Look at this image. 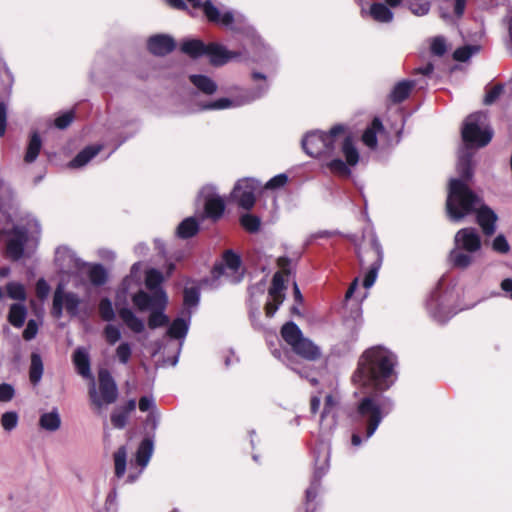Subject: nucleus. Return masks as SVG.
<instances>
[{
	"mask_svg": "<svg viewBox=\"0 0 512 512\" xmlns=\"http://www.w3.org/2000/svg\"><path fill=\"white\" fill-rule=\"evenodd\" d=\"M397 357L382 346L366 349L360 356L352 375L354 385L375 392L388 390L396 380Z\"/></svg>",
	"mask_w": 512,
	"mask_h": 512,
	"instance_id": "nucleus-1",
	"label": "nucleus"
},
{
	"mask_svg": "<svg viewBox=\"0 0 512 512\" xmlns=\"http://www.w3.org/2000/svg\"><path fill=\"white\" fill-rule=\"evenodd\" d=\"M381 393L373 391L363 396L351 414L353 423L358 430L364 429L367 439L375 433L383 418L393 409L392 401L381 396Z\"/></svg>",
	"mask_w": 512,
	"mask_h": 512,
	"instance_id": "nucleus-2",
	"label": "nucleus"
},
{
	"mask_svg": "<svg viewBox=\"0 0 512 512\" xmlns=\"http://www.w3.org/2000/svg\"><path fill=\"white\" fill-rule=\"evenodd\" d=\"M355 251L361 271L364 273L363 286L370 288L376 281L383 262L382 246L373 231L362 234L355 244Z\"/></svg>",
	"mask_w": 512,
	"mask_h": 512,
	"instance_id": "nucleus-3",
	"label": "nucleus"
},
{
	"mask_svg": "<svg viewBox=\"0 0 512 512\" xmlns=\"http://www.w3.org/2000/svg\"><path fill=\"white\" fill-rule=\"evenodd\" d=\"M482 201L483 199L464 181L458 179L449 181L445 209L451 221L458 222L466 216L474 214L475 209Z\"/></svg>",
	"mask_w": 512,
	"mask_h": 512,
	"instance_id": "nucleus-4",
	"label": "nucleus"
},
{
	"mask_svg": "<svg viewBox=\"0 0 512 512\" xmlns=\"http://www.w3.org/2000/svg\"><path fill=\"white\" fill-rule=\"evenodd\" d=\"M345 132L346 127L342 124L334 125L328 132H309L302 139V148L310 157H330L335 152L336 143Z\"/></svg>",
	"mask_w": 512,
	"mask_h": 512,
	"instance_id": "nucleus-5",
	"label": "nucleus"
},
{
	"mask_svg": "<svg viewBox=\"0 0 512 512\" xmlns=\"http://www.w3.org/2000/svg\"><path fill=\"white\" fill-rule=\"evenodd\" d=\"M277 271L271 280V285L268 288L269 300L264 306L265 315L272 318L279 307L285 300V291L287 290V277L290 275L291 259L286 256H281L277 259Z\"/></svg>",
	"mask_w": 512,
	"mask_h": 512,
	"instance_id": "nucleus-6",
	"label": "nucleus"
},
{
	"mask_svg": "<svg viewBox=\"0 0 512 512\" xmlns=\"http://www.w3.org/2000/svg\"><path fill=\"white\" fill-rule=\"evenodd\" d=\"M180 49L184 54L188 55L192 59H198L206 56L214 66L224 65L236 55L220 44H205L199 39H190L182 42Z\"/></svg>",
	"mask_w": 512,
	"mask_h": 512,
	"instance_id": "nucleus-7",
	"label": "nucleus"
},
{
	"mask_svg": "<svg viewBox=\"0 0 512 512\" xmlns=\"http://www.w3.org/2000/svg\"><path fill=\"white\" fill-rule=\"evenodd\" d=\"M99 391H97L94 381H92L88 395L91 405L97 411H100L104 405H110L116 402L118 398V388L114 378L107 369H101L98 372Z\"/></svg>",
	"mask_w": 512,
	"mask_h": 512,
	"instance_id": "nucleus-8",
	"label": "nucleus"
},
{
	"mask_svg": "<svg viewBox=\"0 0 512 512\" xmlns=\"http://www.w3.org/2000/svg\"><path fill=\"white\" fill-rule=\"evenodd\" d=\"M5 238V256L16 262L23 258L29 242V228L15 224L11 228L0 229V240Z\"/></svg>",
	"mask_w": 512,
	"mask_h": 512,
	"instance_id": "nucleus-9",
	"label": "nucleus"
},
{
	"mask_svg": "<svg viewBox=\"0 0 512 512\" xmlns=\"http://www.w3.org/2000/svg\"><path fill=\"white\" fill-rule=\"evenodd\" d=\"M245 274V269L242 266V259L239 254L233 250H225L222 254L220 262H216L211 270L213 280H218L225 276L230 283H240Z\"/></svg>",
	"mask_w": 512,
	"mask_h": 512,
	"instance_id": "nucleus-10",
	"label": "nucleus"
},
{
	"mask_svg": "<svg viewBox=\"0 0 512 512\" xmlns=\"http://www.w3.org/2000/svg\"><path fill=\"white\" fill-rule=\"evenodd\" d=\"M259 188V183L253 178H243L236 182L232 192L231 199L237 205L245 210H251L256 202L255 193Z\"/></svg>",
	"mask_w": 512,
	"mask_h": 512,
	"instance_id": "nucleus-11",
	"label": "nucleus"
},
{
	"mask_svg": "<svg viewBox=\"0 0 512 512\" xmlns=\"http://www.w3.org/2000/svg\"><path fill=\"white\" fill-rule=\"evenodd\" d=\"M461 136L467 147L482 148L490 143L493 134L487 129L482 130L477 120L471 115L463 124Z\"/></svg>",
	"mask_w": 512,
	"mask_h": 512,
	"instance_id": "nucleus-12",
	"label": "nucleus"
},
{
	"mask_svg": "<svg viewBox=\"0 0 512 512\" xmlns=\"http://www.w3.org/2000/svg\"><path fill=\"white\" fill-rule=\"evenodd\" d=\"M81 303L80 298L73 292L65 293L62 287L59 285L53 296V303L51 308V314L53 317L59 319L63 314V305L70 316H76L78 314V308Z\"/></svg>",
	"mask_w": 512,
	"mask_h": 512,
	"instance_id": "nucleus-13",
	"label": "nucleus"
},
{
	"mask_svg": "<svg viewBox=\"0 0 512 512\" xmlns=\"http://www.w3.org/2000/svg\"><path fill=\"white\" fill-rule=\"evenodd\" d=\"M132 303L139 311H146L154 307L165 309L167 295L163 289H158L152 295L143 290H139L132 296Z\"/></svg>",
	"mask_w": 512,
	"mask_h": 512,
	"instance_id": "nucleus-14",
	"label": "nucleus"
},
{
	"mask_svg": "<svg viewBox=\"0 0 512 512\" xmlns=\"http://www.w3.org/2000/svg\"><path fill=\"white\" fill-rule=\"evenodd\" d=\"M455 247L467 253H475L481 248V237L473 227L462 228L455 234Z\"/></svg>",
	"mask_w": 512,
	"mask_h": 512,
	"instance_id": "nucleus-15",
	"label": "nucleus"
},
{
	"mask_svg": "<svg viewBox=\"0 0 512 512\" xmlns=\"http://www.w3.org/2000/svg\"><path fill=\"white\" fill-rule=\"evenodd\" d=\"M474 214L476 215V223L480 226L485 236H492L496 232V223L498 216L492 208L484 204H481L475 209Z\"/></svg>",
	"mask_w": 512,
	"mask_h": 512,
	"instance_id": "nucleus-16",
	"label": "nucleus"
},
{
	"mask_svg": "<svg viewBox=\"0 0 512 512\" xmlns=\"http://www.w3.org/2000/svg\"><path fill=\"white\" fill-rule=\"evenodd\" d=\"M176 47L173 37L166 34H157L147 40V49L155 56H165L171 53Z\"/></svg>",
	"mask_w": 512,
	"mask_h": 512,
	"instance_id": "nucleus-17",
	"label": "nucleus"
},
{
	"mask_svg": "<svg viewBox=\"0 0 512 512\" xmlns=\"http://www.w3.org/2000/svg\"><path fill=\"white\" fill-rule=\"evenodd\" d=\"M135 409L136 401L134 399H130L124 405L116 407L110 415L112 426L116 429L125 428L130 414L135 411Z\"/></svg>",
	"mask_w": 512,
	"mask_h": 512,
	"instance_id": "nucleus-18",
	"label": "nucleus"
},
{
	"mask_svg": "<svg viewBox=\"0 0 512 512\" xmlns=\"http://www.w3.org/2000/svg\"><path fill=\"white\" fill-rule=\"evenodd\" d=\"M292 350L299 357L307 361H317L322 357L320 347L312 340L305 337H303L302 340L292 348Z\"/></svg>",
	"mask_w": 512,
	"mask_h": 512,
	"instance_id": "nucleus-19",
	"label": "nucleus"
},
{
	"mask_svg": "<svg viewBox=\"0 0 512 512\" xmlns=\"http://www.w3.org/2000/svg\"><path fill=\"white\" fill-rule=\"evenodd\" d=\"M225 202L220 196H208L204 202V216L212 222H218L224 215Z\"/></svg>",
	"mask_w": 512,
	"mask_h": 512,
	"instance_id": "nucleus-20",
	"label": "nucleus"
},
{
	"mask_svg": "<svg viewBox=\"0 0 512 512\" xmlns=\"http://www.w3.org/2000/svg\"><path fill=\"white\" fill-rule=\"evenodd\" d=\"M384 130V126L378 117H375L362 134V142L370 149L377 147V134Z\"/></svg>",
	"mask_w": 512,
	"mask_h": 512,
	"instance_id": "nucleus-21",
	"label": "nucleus"
},
{
	"mask_svg": "<svg viewBox=\"0 0 512 512\" xmlns=\"http://www.w3.org/2000/svg\"><path fill=\"white\" fill-rule=\"evenodd\" d=\"M323 474V469H316L314 471L311 483L305 492V507L312 508L313 505L317 506L315 500L318 496V492L321 486V478Z\"/></svg>",
	"mask_w": 512,
	"mask_h": 512,
	"instance_id": "nucleus-22",
	"label": "nucleus"
},
{
	"mask_svg": "<svg viewBox=\"0 0 512 512\" xmlns=\"http://www.w3.org/2000/svg\"><path fill=\"white\" fill-rule=\"evenodd\" d=\"M281 337L283 340L293 348L297 343H299L303 334L300 328L292 321L286 322L280 330Z\"/></svg>",
	"mask_w": 512,
	"mask_h": 512,
	"instance_id": "nucleus-23",
	"label": "nucleus"
},
{
	"mask_svg": "<svg viewBox=\"0 0 512 512\" xmlns=\"http://www.w3.org/2000/svg\"><path fill=\"white\" fill-rule=\"evenodd\" d=\"M200 230L199 223L194 217H187L179 223L176 229V235L180 239H190L198 234Z\"/></svg>",
	"mask_w": 512,
	"mask_h": 512,
	"instance_id": "nucleus-24",
	"label": "nucleus"
},
{
	"mask_svg": "<svg viewBox=\"0 0 512 512\" xmlns=\"http://www.w3.org/2000/svg\"><path fill=\"white\" fill-rule=\"evenodd\" d=\"M414 87V81L403 80L398 82L392 89L389 98L392 103L399 104L405 101Z\"/></svg>",
	"mask_w": 512,
	"mask_h": 512,
	"instance_id": "nucleus-25",
	"label": "nucleus"
},
{
	"mask_svg": "<svg viewBox=\"0 0 512 512\" xmlns=\"http://www.w3.org/2000/svg\"><path fill=\"white\" fill-rule=\"evenodd\" d=\"M119 317L134 333H142L145 329L144 322L138 318L131 309L121 308L118 311Z\"/></svg>",
	"mask_w": 512,
	"mask_h": 512,
	"instance_id": "nucleus-26",
	"label": "nucleus"
},
{
	"mask_svg": "<svg viewBox=\"0 0 512 512\" xmlns=\"http://www.w3.org/2000/svg\"><path fill=\"white\" fill-rule=\"evenodd\" d=\"M72 358L77 372L83 377H91L90 359L87 352L83 348H77Z\"/></svg>",
	"mask_w": 512,
	"mask_h": 512,
	"instance_id": "nucleus-27",
	"label": "nucleus"
},
{
	"mask_svg": "<svg viewBox=\"0 0 512 512\" xmlns=\"http://www.w3.org/2000/svg\"><path fill=\"white\" fill-rule=\"evenodd\" d=\"M44 372V365L40 354L33 352L30 356L29 380L36 386L40 383Z\"/></svg>",
	"mask_w": 512,
	"mask_h": 512,
	"instance_id": "nucleus-28",
	"label": "nucleus"
},
{
	"mask_svg": "<svg viewBox=\"0 0 512 512\" xmlns=\"http://www.w3.org/2000/svg\"><path fill=\"white\" fill-rule=\"evenodd\" d=\"M341 137L343 138L342 152L346 162L349 166H355L359 161V153L354 145L353 138L350 134L346 135V132Z\"/></svg>",
	"mask_w": 512,
	"mask_h": 512,
	"instance_id": "nucleus-29",
	"label": "nucleus"
},
{
	"mask_svg": "<svg viewBox=\"0 0 512 512\" xmlns=\"http://www.w3.org/2000/svg\"><path fill=\"white\" fill-rule=\"evenodd\" d=\"M190 82L202 93L212 95L217 91V84L206 75H190Z\"/></svg>",
	"mask_w": 512,
	"mask_h": 512,
	"instance_id": "nucleus-30",
	"label": "nucleus"
},
{
	"mask_svg": "<svg viewBox=\"0 0 512 512\" xmlns=\"http://www.w3.org/2000/svg\"><path fill=\"white\" fill-rule=\"evenodd\" d=\"M101 150L100 146H87L81 150L69 163L72 168H79L86 165Z\"/></svg>",
	"mask_w": 512,
	"mask_h": 512,
	"instance_id": "nucleus-31",
	"label": "nucleus"
},
{
	"mask_svg": "<svg viewBox=\"0 0 512 512\" xmlns=\"http://www.w3.org/2000/svg\"><path fill=\"white\" fill-rule=\"evenodd\" d=\"M27 316V309L23 304L14 303L9 308L8 321L9 323L20 328L24 325Z\"/></svg>",
	"mask_w": 512,
	"mask_h": 512,
	"instance_id": "nucleus-32",
	"label": "nucleus"
},
{
	"mask_svg": "<svg viewBox=\"0 0 512 512\" xmlns=\"http://www.w3.org/2000/svg\"><path fill=\"white\" fill-rule=\"evenodd\" d=\"M370 16L377 22L388 23L393 19V13L384 3H373L370 6Z\"/></svg>",
	"mask_w": 512,
	"mask_h": 512,
	"instance_id": "nucleus-33",
	"label": "nucleus"
},
{
	"mask_svg": "<svg viewBox=\"0 0 512 512\" xmlns=\"http://www.w3.org/2000/svg\"><path fill=\"white\" fill-rule=\"evenodd\" d=\"M153 453V441L149 438H145L141 441L136 451V462L139 466L145 467Z\"/></svg>",
	"mask_w": 512,
	"mask_h": 512,
	"instance_id": "nucleus-34",
	"label": "nucleus"
},
{
	"mask_svg": "<svg viewBox=\"0 0 512 512\" xmlns=\"http://www.w3.org/2000/svg\"><path fill=\"white\" fill-rule=\"evenodd\" d=\"M42 147V141L38 134V132H33L30 136L29 143L26 149V153L24 156V161L26 163H32L38 157L40 150Z\"/></svg>",
	"mask_w": 512,
	"mask_h": 512,
	"instance_id": "nucleus-35",
	"label": "nucleus"
},
{
	"mask_svg": "<svg viewBox=\"0 0 512 512\" xmlns=\"http://www.w3.org/2000/svg\"><path fill=\"white\" fill-rule=\"evenodd\" d=\"M39 425L42 429L47 431H56L61 425V419L56 411L44 413L40 416Z\"/></svg>",
	"mask_w": 512,
	"mask_h": 512,
	"instance_id": "nucleus-36",
	"label": "nucleus"
},
{
	"mask_svg": "<svg viewBox=\"0 0 512 512\" xmlns=\"http://www.w3.org/2000/svg\"><path fill=\"white\" fill-rule=\"evenodd\" d=\"M163 281V274L159 270L152 268L146 272L145 286L148 290L153 291V293L158 289H162L161 284Z\"/></svg>",
	"mask_w": 512,
	"mask_h": 512,
	"instance_id": "nucleus-37",
	"label": "nucleus"
},
{
	"mask_svg": "<svg viewBox=\"0 0 512 512\" xmlns=\"http://www.w3.org/2000/svg\"><path fill=\"white\" fill-rule=\"evenodd\" d=\"M188 332V324L183 318H176L170 324L167 335L173 339H181L186 336Z\"/></svg>",
	"mask_w": 512,
	"mask_h": 512,
	"instance_id": "nucleus-38",
	"label": "nucleus"
},
{
	"mask_svg": "<svg viewBox=\"0 0 512 512\" xmlns=\"http://www.w3.org/2000/svg\"><path fill=\"white\" fill-rule=\"evenodd\" d=\"M461 249H457L455 247L454 250L450 252V261L454 267L465 269L469 267L473 261V257L467 253L460 251Z\"/></svg>",
	"mask_w": 512,
	"mask_h": 512,
	"instance_id": "nucleus-39",
	"label": "nucleus"
},
{
	"mask_svg": "<svg viewBox=\"0 0 512 512\" xmlns=\"http://www.w3.org/2000/svg\"><path fill=\"white\" fill-rule=\"evenodd\" d=\"M326 166L336 176L342 178H349L351 176L349 165L340 158L332 159Z\"/></svg>",
	"mask_w": 512,
	"mask_h": 512,
	"instance_id": "nucleus-40",
	"label": "nucleus"
},
{
	"mask_svg": "<svg viewBox=\"0 0 512 512\" xmlns=\"http://www.w3.org/2000/svg\"><path fill=\"white\" fill-rule=\"evenodd\" d=\"M457 171L460 176V178L457 179L462 180L468 184V181H470L473 177V167L471 158L462 156L459 159Z\"/></svg>",
	"mask_w": 512,
	"mask_h": 512,
	"instance_id": "nucleus-41",
	"label": "nucleus"
},
{
	"mask_svg": "<svg viewBox=\"0 0 512 512\" xmlns=\"http://www.w3.org/2000/svg\"><path fill=\"white\" fill-rule=\"evenodd\" d=\"M88 278L93 285L101 286L107 281V272L101 264H94L88 271Z\"/></svg>",
	"mask_w": 512,
	"mask_h": 512,
	"instance_id": "nucleus-42",
	"label": "nucleus"
},
{
	"mask_svg": "<svg viewBox=\"0 0 512 512\" xmlns=\"http://www.w3.org/2000/svg\"><path fill=\"white\" fill-rule=\"evenodd\" d=\"M164 309L158 308V310H153L148 318V327L150 329H156L159 327L166 326L169 323V318L166 314L163 313Z\"/></svg>",
	"mask_w": 512,
	"mask_h": 512,
	"instance_id": "nucleus-43",
	"label": "nucleus"
},
{
	"mask_svg": "<svg viewBox=\"0 0 512 512\" xmlns=\"http://www.w3.org/2000/svg\"><path fill=\"white\" fill-rule=\"evenodd\" d=\"M126 449L124 446L117 449L114 453V465H115V475L118 478H121L125 474L126 470Z\"/></svg>",
	"mask_w": 512,
	"mask_h": 512,
	"instance_id": "nucleus-44",
	"label": "nucleus"
},
{
	"mask_svg": "<svg viewBox=\"0 0 512 512\" xmlns=\"http://www.w3.org/2000/svg\"><path fill=\"white\" fill-rule=\"evenodd\" d=\"M241 226L249 233H256L261 226V220L253 214H244L240 217Z\"/></svg>",
	"mask_w": 512,
	"mask_h": 512,
	"instance_id": "nucleus-45",
	"label": "nucleus"
},
{
	"mask_svg": "<svg viewBox=\"0 0 512 512\" xmlns=\"http://www.w3.org/2000/svg\"><path fill=\"white\" fill-rule=\"evenodd\" d=\"M200 300V289L197 286L185 287L183 290V304L187 307L197 306Z\"/></svg>",
	"mask_w": 512,
	"mask_h": 512,
	"instance_id": "nucleus-46",
	"label": "nucleus"
},
{
	"mask_svg": "<svg viewBox=\"0 0 512 512\" xmlns=\"http://www.w3.org/2000/svg\"><path fill=\"white\" fill-rule=\"evenodd\" d=\"M7 294L11 299L25 301L26 300V291L25 287L21 283L17 282H9L6 285Z\"/></svg>",
	"mask_w": 512,
	"mask_h": 512,
	"instance_id": "nucleus-47",
	"label": "nucleus"
},
{
	"mask_svg": "<svg viewBox=\"0 0 512 512\" xmlns=\"http://www.w3.org/2000/svg\"><path fill=\"white\" fill-rule=\"evenodd\" d=\"M99 315L102 320L110 322L115 319V312L109 298H102L99 302Z\"/></svg>",
	"mask_w": 512,
	"mask_h": 512,
	"instance_id": "nucleus-48",
	"label": "nucleus"
},
{
	"mask_svg": "<svg viewBox=\"0 0 512 512\" xmlns=\"http://www.w3.org/2000/svg\"><path fill=\"white\" fill-rule=\"evenodd\" d=\"M0 422L5 431H12L17 427L18 414L15 411L5 412L1 416Z\"/></svg>",
	"mask_w": 512,
	"mask_h": 512,
	"instance_id": "nucleus-49",
	"label": "nucleus"
},
{
	"mask_svg": "<svg viewBox=\"0 0 512 512\" xmlns=\"http://www.w3.org/2000/svg\"><path fill=\"white\" fill-rule=\"evenodd\" d=\"M203 12L207 19L210 22L218 23L220 20V12L216 6H214L210 1H205L201 6Z\"/></svg>",
	"mask_w": 512,
	"mask_h": 512,
	"instance_id": "nucleus-50",
	"label": "nucleus"
},
{
	"mask_svg": "<svg viewBox=\"0 0 512 512\" xmlns=\"http://www.w3.org/2000/svg\"><path fill=\"white\" fill-rule=\"evenodd\" d=\"M504 91V85L501 83H498L494 85L492 88L487 90L485 97H484V104L485 105H491L493 104L503 93Z\"/></svg>",
	"mask_w": 512,
	"mask_h": 512,
	"instance_id": "nucleus-51",
	"label": "nucleus"
},
{
	"mask_svg": "<svg viewBox=\"0 0 512 512\" xmlns=\"http://www.w3.org/2000/svg\"><path fill=\"white\" fill-rule=\"evenodd\" d=\"M75 118V114L73 110L67 111L63 113L62 115L58 116L54 120V125L58 129H66L68 126L71 125Z\"/></svg>",
	"mask_w": 512,
	"mask_h": 512,
	"instance_id": "nucleus-52",
	"label": "nucleus"
},
{
	"mask_svg": "<svg viewBox=\"0 0 512 512\" xmlns=\"http://www.w3.org/2000/svg\"><path fill=\"white\" fill-rule=\"evenodd\" d=\"M232 105V101L228 98H220L215 101H210L201 106L202 110H222L229 108Z\"/></svg>",
	"mask_w": 512,
	"mask_h": 512,
	"instance_id": "nucleus-53",
	"label": "nucleus"
},
{
	"mask_svg": "<svg viewBox=\"0 0 512 512\" xmlns=\"http://www.w3.org/2000/svg\"><path fill=\"white\" fill-rule=\"evenodd\" d=\"M492 249L500 254H507L510 251V245L504 235H497L492 242Z\"/></svg>",
	"mask_w": 512,
	"mask_h": 512,
	"instance_id": "nucleus-54",
	"label": "nucleus"
},
{
	"mask_svg": "<svg viewBox=\"0 0 512 512\" xmlns=\"http://www.w3.org/2000/svg\"><path fill=\"white\" fill-rule=\"evenodd\" d=\"M103 333L106 341L110 345H114L121 338L120 330L116 326L111 324L106 325Z\"/></svg>",
	"mask_w": 512,
	"mask_h": 512,
	"instance_id": "nucleus-55",
	"label": "nucleus"
},
{
	"mask_svg": "<svg viewBox=\"0 0 512 512\" xmlns=\"http://www.w3.org/2000/svg\"><path fill=\"white\" fill-rule=\"evenodd\" d=\"M288 182V176L285 173L272 177L266 184L265 189L274 190L285 186Z\"/></svg>",
	"mask_w": 512,
	"mask_h": 512,
	"instance_id": "nucleus-56",
	"label": "nucleus"
},
{
	"mask_svg": "<svg viewBox=\"0 0 512 512\" xmlns=\"http://www.w3.org/2000/svg\"><path fill=\"white\" fill-rule=\"evenodd\" d=\"M431 53L435 56H443L447 51L445 39L443 37H435L431 43Z\"/></svg>",
	"mask_w": 512,
	"mask_h": 512,
	"instance_id": "nucleus-57",
	"label": "nucleus"
},
{
	"mask_svg": "<svg viewBox=\"0 0 512 512\" xmlns=\"http://www.w3.org/2000/svg\"><path fill=\"white\" fill-rule=\"evenodd\" d=\"M131 354L132 350L127 342L121 343L116 349V355L122 364H126L129 361Z\"/></svg>",
	"mask_w": 512,
	"mask_h": 512,
	"instance_id": "nucleus-58",
	"label": "nucleus"
},
{
	"mask_svg": "<svg viewBox=\"0 0 512 512\" xmlns=\"http://www.w3.org/2000/svg\"><path fill=\"white\" fill-rule=\"evenodd\" d=\"M472 56L471 46H462L453 52V58L459 62H465Z\"/></svg>",
	"mask_w": 512,
	"mask_h": 512,
	"instance_id": "nucleus-59",
	"label": "nucleus"
},
{
	"mask_svg": "<svg viewBox=\"0 0 512 512\" xmlns=\"http://www.w3.org/2000/svg\"><path fill=\"white\" fill-rule=\"evenodd\" d=\"M38 332V325L35 320L30 319L26 325V328L24 329L22 336L23 339L26 341H30L35 338L36 334Z\"/></svg>",
	"mask_w": 512,
	"mask_h": 512,
	"instance_id": "nucleus-60",
	"label": "nucleus"
},
{
	"mask_svg": "<svg viewBox=\"0 0 512 512\" xmlns=\"http://www.w3.org/2000/svg\"><path fill=\"white\" fill-rule=\"evenodd\" d=\"M15 390L12 385L8 383L0 384V401L9 402L14 397Z\"/></svg>",
	"mask_w": 512,
	"mask_h": 512,
	"instance_id": "nucleus-61",
	"label": "nucleus"
},
{
	"mask_svg": "<svg viewBox=\"0 0 512 512\" xmlns=\"http://www.w3.org/2000/svg\"><path fill=\"white\" fill-rule=\"evenodd\" d=\"M49 291L50 286L43 278L36 282V295L39 299H45L48 296Z\"/></svg>",
	"mask_w": 512,
	"mask_h": 512,
	"instance_id": "nucleus-62",
	"label": "nucleus"
},
{
	"mask_svg": "<svg viewBox=\"0 0 512 512\" xmlns=\"http://www.w3.org/2000/svg\"><path fill=\"white\" fill-rule=\"evenodd\" d=\"M336 405V399L333 397V395L328 394L324 400V408L321 414V418L323 419L326 417Z\"/></svg>",
	"mask_w": 512,
	"mask_h": 512,
	"instance_id": "nucleus-63",
	"label": "nucleus"
},
{
	"mask_svg": "<svg viewBox=\"0 0 512 512\" xmlns=\"http://www.w3.org/2000/svg\"><path fill=\"white\" fill-rule=\"evenodd\" d=\"M138 407L141 412H147L155 407L154 401L151 397L142 396L139 399Z\"/></svg>",
	"mask_w": 512,
	"mask_h": 512,
	"instance_id": "nucleus-64",
	"label": "nucleus"
}]
</instances>
